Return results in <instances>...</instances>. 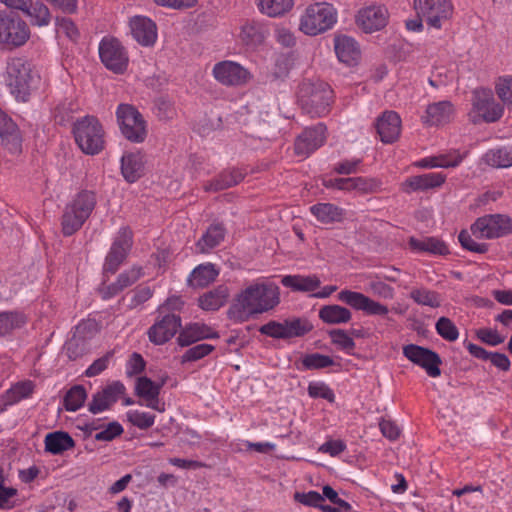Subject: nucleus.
I'll use <instances>...</instances> for the list:
<instances>
[{"mask_svg":"<svg viewBox=\"0 0 512 512\" xmlns=\"http://www.w3.org/2000/svg\"><path fill=\"white\" fill-rule=\"evenodd\" d=\"M333 344L337 345L340 349L351 353L355 348V342L351 335L343 329H333L328 332Z\"/></svg>","mask_w":512,"mask_h":512,"instance_id":"nucleus-48","label":"nucleus"},{"mask_svg":"<svg viewBox=\"0 0 512 512\" xmlns=\"http://www.w3.org/2000/svg\"><path fill=\"white\" fill-rule=\"evenodd\" d=\"M368 298H369L368 296H366L360 292H354V291H350V290H342L338 294V299L341 302L349 305L350 307H352L356 310H362V311L365 310Z\"/></svg>","mask_w":512,"mask_h":512,"instance_id":"nucleus-47","label":"nucleus"},{"mask_svg":"<svg viewBox=\"0 0 512 512\" xmlns=\"http://www.w3.org/2000/svg\"><path fill=\"white\" fill-rule=\"evenodd\" d=\"M325 131L326 126L322 123L306 128L295 141V153L300 156H308L318 149L325 141Z\"/></svg>","mask_w":512,"mask_h":512,"instance_id":"nucleus-16","label":"nucleus"},{"mask_svg":"<svg viewBox=\"0 0 512 512\" xmlns=\"http://www.w3.org/2000/svg\"><path fill=\"white\" fill-rule=\"evenodd\" d=\"M95 206L96 194L88 190L80 191L63 211L61 218L63 235L71 236L76 233L90 217Z\"/></svg>","mask_w":512,"mask_h":512,"instance_id":"nucleus-3","label":"nucleus"},{"mask_svg":"<svg viewBox=\"0 0 512 512\" xmlns=\"http://www.w3.org/2000/svg\"><path fill=\"white\" fill-rule=\"evenodd\" d=\"M75 111L74 104L69 101H64L57 105L55 108V121L60 124L64 125L67 122H69L72 119V114Z\"/></svg>","mask_w":512,"mask_h":512,"instance_id":"nucleus-59","label":"nucleus"},{"mask_svg":"<svg viewBox=\"0 0 512 512\" xmlns=\"http://www.w3.org/2000/svg\"><path fill=\"white\" fill-rule=\"evenodd\" d=\"M135 392L137 396L145 400H155L156 397H159V387L156 386V382L146 376L137 378Z\"/></svg>","mask_w":512,"mask_h":512,"instance_id":"nucleus-45","label":"nucleus"},{"mask_svg":"<svg viewBox=\"0 0 512 512\" xmlns=\"http://www.w3.org/2000/svg\"><path fill=\"white\" fill-rule=\"evenodd\" d=\"M7 85L18 101L26 102L38 80L28 60L21 57L11 58L7 63Z\"/></svg>","mask_w":512,"mask_h":512,"instance_id":"nucleus-4","label":"nucleus"},{"mask_svg":"<svg viewBox=\"0 0 512 512\" xmlns=\"http://www.w3.org/2000/svg\"><path fill=\"white\" fill-rule=\"evenodd\" d=\"M476 336L483 343L497 346L502 344L505 340V337L500 335L497 330L491 328H480L476 331Z\"/></svg>","mask_w":512,"mask_h":512,"instance_id":"nucleus-57","label":"nucleus"},{"mask_svg":"<svg viewBox=\"0 0 512 512\" xmlns=\"http://www.w3.org/2000/svg\"><path fill=\"white\" fill-rule=\"evenodd\" d=\"M413 5L416 13L432 28L440 29L448 19V0H414Z\"/></svg>","mask_w":512,"mask_h":512,"instance_id":"nucleus-12","label":"nucleus"},{"mask_svg":"<svg viewBox=\"0 0 512 512\" xmlns=\"http://www.w3.org/2000/svg\"><path fill=\"white\" fill-rule=\"evenodd\" d=\"M88 350L87 342L81 336L74 333L73 337L66 343L67 355L70 359H77Z\"/></svg>","mask_w":512,"mask_h":512,"instance_id":"nucleus-49","label":"nucleus"},{"mask_svg":"<svg viewBox=\"0 0 512 512\" xmlns=\"http://www.w3.org/2000/svg\"><path fill=\"white\" fill-rule=\"evenodd\" d=\"M351 317L350 310L340 305H325L319 310V318L327 324L347 323Z\"/></svg>","mask_w":512,"mask_h":512,"instance_id":"nucleus-33","label":"nucleus"},{"mask_svg":"<svg viewBox=\"0 0 512 512\" xmlns=\"http://www.w3.org/2000/svg\"><path fill=\"white\" fill-rule=\"evenodd\" d=\"M35 385L32 381H21L13 385L6 393L7 403L13 404L21 399L29 397L34 391Z\"/></svg>","mask_w":512,"mask_h":512,"instance_id":"nucleus-44","label":"nucleus"},{"mask_svg":"<svg viewBox=\"0 0 512 512\" xmlns=\"http://www.w3.org/2000/svg\"><path fill=\"white\" fill-rule=\"evenodd\" d=\"M445 181L446 175L443 173H426L407 178L401 187L403 192L410 194L411 192H424L439 187Z\"/></svg>","mask_w":512,"mask_h":512,"instance_id":"nucleus-20","label":"nucleus"},{"mask_svg":"<svg viewBox=\"0 0 512 512\" xmlns=\"http://www.w3.org/2000/svg\"><path fill=\"white\" fill-rule=\"evenodd\" d=\"M121 172L129 183L136 182L144 174V161L140 153H127L121 158Z\"/></svg>","mask_w":512,"mask_h":512,"instance_id":"nucleus-24","label":"nucleus"},{"mask_svg":"<svg viewBox=\"0 0 512 512\" xmlns=\"http://www.w3.org/2000/svg\"><path fill=\"white\" fill-rule=\"evenodd\" d=\"M308 394L312 398H322L329 402H334L335 399L333 391L324 383H311L308 387Z\"/></svg>","mask_w":512,"mask_h":512,"instance_id":"nucleus-61","label":"nucleus"},{"mask_svg":"<svg viewBox=\"0 0 512 512\" xmlns=\"http://www.w3.org/2000/svg\"><path fill=\"white\" fill-rule=\"evenodd\" d=\"M24 13L30 17L32 25L47 26L51 20L48 7L40 1H31V6L25 9Z\"/></svg>","mask_w":512,"mask_h":512,"instance_id":"nucleus-40","label":"nucleus"},{"mask_svg":"<svg viewBox=\"0 0 512 512\" xmlns=\"http://www.w3.org/2000/svg\"><path fill=\"white\" fill-rule=\"evenodd\" d=\"M267 33L266 27L254 20L247 21L241 28L240 39L248 47L262 44Z\"/></svg>","mask_w":512,"mask_h":512,"instance_id":"nucleus-28","label":"nucleus"},{"mask_svg":"<svg viewBox=\"0 0 512 512\" xmlns=\"http://www.w3.org/2000/svg\"><path fill=\"white\" fill-rule=\"evenodd\" d=\"M302 364L307 370H318L334 365V360L327 355L312 353L303 357Z\"/></svg>","mask_w":512,"mask_h":512,"instance_id":"nucleus-46","label":"nucleus"},{"mask_svg":"<svg viewBox=\"0 0 512 512\" xmlns=\"http://www.w3.org/2000/svg\"><path fill=\"white\" fill-rule=\"evenodd\" d=\"M124 393L125 386L119 381L107 385L102 391L93 395L88 405L89 411L93 414H97L108 409L112 404L117 402L120 395Z\"/></svg>","mask_w":512,"mask_h":512,"instance_id":"nucleus-17","label":"nucleus"},{"mask_svg":"<svg viewBox=\"0 0 512 512\" xmlns=\"http://www.w3.org/2000/svg\"><path fill=\"white\" fill-rule=\"evenodd\" d=\"M495 89L498 97L505 104L512 106V76L500 77Z\"/></svg>","mask_w":512,"mask_h":512,"instance_id":"nucleus-52","label":"nucleus"},{"mask_svg":"<svg viewBox=\"0 0 512 512\" xmlns=\"http://www.w3.org/2000/svg\"><path fill=\"white\" fill-rule=\"evenodd\" d=\"M259 332L271 338L286 340L284 321L277 322L271 320L268 323L262 325L259 328Z\"/></svg>","mask_w":512,"mask_h":512,"instance_id":"nucleus-54","label":"nucleus"},{"mask_svg":"<svg viewBox=\"0 0 512 512\" xmlns=\"http://www.w3.org/2000/svg\"><path fill=\"white\" fill-rule=\"evenodd\" d=\"M259 10L270 17L281 16L293 7V0H256Z\"/></svg>","mask_w":512,"mask_h":512,"instance_id":"nucleus-38","label":"nucleus"},{"mask_svg":"<svg viewBox=\"0 0 512 512\" xmlns=\"http://www.w3.org/2000/svg\"><path fill=\"white\" fill-rule=\"evenodd\" d=\"M117 121L124 137L133 143H141L147 136L146 121L130 104H120L116 111Z\"/></svg>","mask_w":512,"mask_h":512,"instance_id":"nucleus-8","label":"nucleus"},{"mask_svg":"<svg viewBox=\"0 0 512 512\" xmlns=\"http://www.w3.org/2000/svg\"><path fill=\"white\" fill-rule=\"evenodd\" d=\"M133 38L143 46H152L157 39L156 24L149 18L135 16L130 21Z\"/></svg>","mask_w":512,"mask_h":512,"instance_id":"nucleus-21","label":"nucleus"},{"mask_svg":"<svg viewBox=\"0 0 512 512\" xmlns=\"http://www.w3.org/2000/svg\"><path fill=\"white\" fill-rule=\"evenodd\" d=\"M459 242L461 244V246L469 251H472V252H477V253H485L487 252L488 250V245L485 244V243H476L471 235L463 230L460 232L459 234Z\"/></svg>","mask_w":512,"mask_h":512,"instance_id":"nucleus-60","label":"nucleus"},{"mask_svg":"<svg viewBox=\"0 0 512 512\" xmlns=\"http://www.w3.org/2000/svg\"><path fill=\"white\" fill-rule=\"evenodd\" d=\"M133 245V233L128 227H122L114 238L109 252L105 257L103 272L115 274L126 260Z\"/></svg>","mask_w":512,"mask_h":512,"instance_id":"nucleus-9","label":"nucleus"},{"mask_svg":"<svg viewBox=\"0 0 512 512\" xmlns=\"http://www.w3.org/2000/svg\"><path fill=\"white\" fill-rule=\"evenodd\" d=\"M298 103L311 117L325 116L332 103L333 91L321 80L304 79L298 86Z\"/></svg>","mask_w":512,"mask_h":512,"instance_id":"nucleus-2","label":"nucleus"},{"mask_svg":"<svg viewBox=\"0 0 512 512\" xmlns=\"http://www.w3.org/2000/svg\"><path fill=\"white\" fill-rule=\"evenodd\" d=\"M87 397L82 385H75L69 389L64 397V407L67 411H77L82 407Z\"/></svg>","mask_w":512,"mask_h":512,"instance_id":"nucleus-43","label":"nucleus"},{"mask_svg":"<svg viewBox=\"0 0 512 512\" xmlns=\"http://www.w3.org/2000/svg\"><path fill=\"white\" fill-rule=\"evenodd\" d=\"M99 56L104 66L116 74H122L127 69V52L116 38L102 39L99 44Z\"/></svg>","mask_w":512,"mask_h":512,"instance_id":"nucleus-10","label":"nucleus"},{"mask_svg":"<svg viewBox=\"0 0 512 512\" xmlns=\"http://www.w3.org/2000/svg\"><path fill=\"white\" fill-rule=\"evenodd\" d=\"M466 347L469 353L475 358L484 361H490V363L493 366H495L501 371H508L510 369V360L506 354L498 352H489L484 348L473 343H468Z\"/></svg>","mask_w":512,"mask_h":512,"instance_id":"nucleus-25","label":"nucleus"},{"mask_svg":"<svg viewBox=\"0 0 512 512\" xmlns=\"http://www.w3.org/2000/svg\"><path fill=\"white\" fill-rule=\"evenodd\" d=\"M375 126L383 143H393L400 135L401 119L396 112L385 111L377 118Z\"/></svg>","mask_w":512,"mask_h":512,"instance_id":"nucleus-19","label":"nucleus"},{"mask_svg":"<svg viewBox=\"0 0 512 512\" xmlns=\"http://www.w3.org/2000/svg\"><path fill=\"white\" fill-rule=\"evenodd\" d=\"M382 183L376 178L354 177V188L361 193H376L381 190Z\"/></svg>","mask_w":512,"mask_h":512,"instance_id":"nucleus-53","label":"nucleus"},{"mask_svg":"<svg viewBox=\"0 0 512 512\" xmlns=\"http://www.w3.org/2000/svg\"><path fill=\"white\" fill-rule=\"evenodd\" d=\"M26 316L17 311L0 312V337L11 334L26 324Z\"/></svg>","mask_w":512,"mask_h":512,"instance_id":"nucleus-35","label":"nucleus"},{"mask_svg":"<svg viewBox=\"0 0 512 512\" xmlns=\"http://www.w3.org/2000/svg\"><path fill=\"white\" fill-rule=\"evenodd\" d=\"M281 283L296 291L310 292L317 289L321 282L316 276L287 275L282 278Z\"/></svg>","mask_w":512,"mask_h":512,"instance_id":"nucleus-34","label":"nucleus"},{"mask_svg":"<svg viewBox=\"0 0 512 512\" xmlns=\"http://www.w3.org/2000/svg\"><path fill=\"white\" fill-rule=\"evenodd\" d=\"M409 246L412 250L416 251L430 252L440 255L447 253V247L445 243L435 238L417 239L411 237L409 239Z\"/></svg>","mask_w":512,"mask_h":512,"instance_id":"nucleus-39","label":"nucleus"},{"mask_svg":"<svg viewBox=\"0 0 512 512\" xmlns=\"http://www.w3.org/2000/svg\"><path fill=\"white\" fill-rule=\"evenodd\" d=\"M73 133L79 148L86 154H98L104 148V131L97 118L85 116L74 124Z\"/></svg>","mask_w":512,"mask_h":512,"instance_id":"nucleus-6","label":"nucleus"},{"mask_svg":"<svg viewBox=\"0 0 512 512\" xmlns=\"http://www.w3.org/2000/svg\"><path fill=\"white\" fill-rule=\"evenodd\" d=\"M473 104L478 114L486 122H495L503 115V105L495 101L490 90H476Z\"/></svg>","mask_w":512,"mask_h":512,"instance_id":"nucleus-13","label":"nucleus"},{"mask_svg":"<svg viewBox=\"0 0 512 512\" xmlns=\"http://www.w3.org/2000/svg\"><path fill=\"white\" fill-rule=\"evenodd\" d=\"M123 433V427L118 422H111L106 429L95 435L97 441H112Z\"/></svg>","mask_w":512,"mask_h":512,"instance_id":"nucleus-64","label":"nucleus"},{"mask_svg":"<svg viewBox=\"0 0 512 512\" xmlns=\"http://www.w3.org/2000/svg\"><path fill=\"white\" fill-rule=\"evenodd\" d=\"M388 11L382 6H370L359 11L357 24L366 32L372 33L387 24Z\"/></svg>","mask_w":512,"mask_h":512,"instance_id":"nucleus-18","label":"nucleus"},{"mask_svg":"<svg viewBox=\"0 0 512 512\" xmlns=\"http://www.w3.org/2000/svg\"><path fill=\"white\" fill-rule=\"evenodd\" d=\"M448 111V102L440 101L429 105L426 109V115L423 116V122L429 126H438L446 118Z\"/></svg>","mask_w":512,"mask_h":512,"instance_id":"nucleus-42","label":"nucleus"},{"mask_svg":"<svg viewBox=\"0 0 512 512\" xmlns=\"http://www.w3.org/2000/svg\"><path fill=\"white\" fill-rule=\"evenodd\" d=\"M279 287L273 283H255L243 290L233 301L228 317L245 322L252 316L267 312L279 304Z\"/></svg>","mask_w":512,"mask_h":512,"instance_id":"nucleus-1","label":"nucleus"},{"mask_svg":"<svg viewBox=\"0 0 512 512\" xmlns=\"http://www.w3.org/2000/svg\"><path fill=\"white\" fill-rule=\"evenodd\" d=\"M495 220L493 215H487L479 218L472 226L471 231L477 238H498L496 226H494Z\"/></svg>","mask_w":512,"mask_h":512,"instance_id":"nucleus-41","label":"nucleus"},{"mask_svg":"<svg viewBox=\"0 0 512 512\" xmlns=\"http://www.w3.org/2000/svg\"><path fill=\"white\" fill-rule=\"evenodd\" d=\"M224 236L225 229L223 225L212 224L196 243L198 251L200 253L208 252L210 249L218 246L223 241Z\"/></svg>","mask_w":512,"mask_h":512,"instance_id":"nucleus-32","label":"nucleus"},{"mask_svg":"<svg viewBox=\"0 0 512 512\" xmlns=\"http://www.w3.org/2000/svg\"><path fill=\"white\" fill-rule=\"evenodd\" d=\"M218 337V333L212 332L209 326L205 324L192 323L180 331L177 341L180 346H189L202 339Z\"/></svg>","mask_w":512,"mask_h":512,"instance_id":"nucleus-23","label":"nucleus"},{"mask_svg":"<svg viewBox=\"0 0 512 512\" xmlns=\"http://www.w3.org/2000/svg\"><path fill=\"white\" fill-rule=\"evenodd\" d=\"M294 500L305 506L319 508L321 503L324 502L323 496L317 491L296 492L294 494Z\"/></svg>","mask_w":512,"mask_h":512,"instance_id":"nucleus-55","label":"nucleus"},{"mask_svg":"<svg viewBox=\"0 0 512 512\" xmlns=\"http://www.w3.org/2000/svg\"><path fill=\"white\" fill-rule=\"evenodd\" d=\"M336 22V10L328 3L310 5L301 18L300 29L307 35H317L330 29Z\"/></svg>","mask_w":512,"mask_h":512,"instance_id":"nucleus-7","label":"nucleus"},{"mask_svg":"<svg viewBox=\"0 0 512 512\" xmlns=\"http://www.w3.org/2000/svg\"><path fill=\"white\" fill-rule=\"evenodd\" d=\"M57 32L64 33L70 40L77 41L79 37V31L75 23L67 17L56 18Z\"/></svg>","mask_w":512,"mask_h":512,"instance_id":"nucleus-56","label":"nucleus"},{"mask_svg":"<svg viewBox=\"0 0 512 512\" xmlns=\"http://www.w3.org/2000/svg\"><path fill=\"white\" fill-rule=\"evenodd\" d=\"M98 332V324L95 320H85L80 322L76 326L75 333L81 336L82 340L87 342L88 339H91Z\"/></svg>","mask_w":512,"mask_h":512,"instance_id":"nucleus-63","label":"nucleus"},{"mask_svg":"<svg viewBox=\"0 0 512 512\" xmlns=\"http://www.w3.org/2000/svg\"><path fill=\"white\" fill-rule=\"evenodd\" d=\"M214 350V346L210 344H198L195 345L182 355V363L197 361L206 355L210 354Z\"/></svg>","mask_w":512,"mask_h":512,"instance_id":"nucleus-50","label":"nucleus"},{"mask_svg":"<svg viewBox=\"0 0 512 512\" xmlns=\"http://www.w3.org/2000/svg\"><path fill=\"white\" fill-rule=\"evenodd\" d=\"M403 355L423 368L430 377L441 375L442 360L436 352L416 344H408L403 347Z\"/></svg>","mask_w":512,"mask_h":512,"instance_id":"nucleus-11","label":"nucleus"},{"mask_svg":"<svg viewBox=\"0 0 512 512\" xmlns=\"http://www.w3.org/2000/svg\"><path fill=\"white\" fill-rule=\"evenodd\" d=\"M229 296V289L225 285H219L199 297V306L206 311H215L225 305Z\"/></svg>","mask_w":512,"mask_h":512,"instance_id":"nucleus-26","label":"nucleus"},{"mask_svg":"<svg viewBox=\"0 0 512 512\" xmlns=\"http://www.w3.org/2000/svg\"><path fill=\"white\" fill-rule=\"evenodd\" d=\"M334 49L339 61L351 66L357 64L360 59L358 43L349 36L339 35L334 39Z\"/></svg>","mask_w":512,"mask_h":512,"instance_id":"nucleus-22","label":"nucleus"},{"mask_svg":"<svg viewBox=\"0 0 512 512\" xmlns=\"http://www.w3.org/2000/svg\"><path fill=\"white\" fill-rule=\"evenodd\" d=\"M484 161L495 168H507L512 166V146L488 151L484 155Z\"/></svg>","mask_w":512,"mask_h":512,"instance_id":"nucleus-36","label":"nucleus"},{"mask_svg":"<svg viewBox=\"0 0 512 512\" xmlns=\"http://www.w3.org/2000/svg\"><path fill=\"white\" fill-rule=\"evenodd\" d=\"M129 421L136 427L140 429H148L155 422V415L134 411L128 414Z\"/></svg>","mask_w":512,"mask_h":512,"instance_id":"nucleus-58","label":"nucleus"},{"mask_svg":"<svg viewBox=\"0 0 512 512\" xmlns=\"http://www.w3.org/2000/svg\"><path fill=\"white\" fill-rule=\"evenodd\" d=\"M243 178L244 174L238 169L226 170L207 184L205 190L213 192L225 190L239 184Z\"/></svg>","mask_w":512,"mask_h":512,"instance_id":"nucleus-30","label":"nucleus"},{"mask_svg":"<svg viewBox=\"0 0 512 512\" xmlns=\"http://www.w3.org/2000/svg\"><path fill=\"white\" fill-rule=\"evenodd\" d=\"M215 78L226 86H239L245 84L249 78V72L232 61H223L214 66Z\"/></svg>","mask_w":512,"mask_h":512,"instance_id":"nucleus-15","label":"nucleus"},{"mask_svg":"<svg viewBox=\"0 0 512 512\" xmlns=\"http://www.w3.org/2000/svg\"><path fill=\"white\" fill-rule=\"evenodd\" d=\"M30 37L27 23L14 11H0V48L12 50L23 46Z\"/></svg>","mask_w":512,"mask_h":512,"instance_id":"nucleus-5","label":"nucleus"},{"mask_svg":"<svg viewBox=\"0 0 512 512\" xmlns=\"http://www.w3.org/2000/svg\"><path fill=\"white\" fill-rule=\"evenodd\" d=\"M310 212L322 224L341 222L344 217V210L332 203H318L310 207Z\"/></svg>","mask_w":512,"mask_h":512,"instance_id":"nucleus-29","label":"nucleus"},{"mask_svg":"<svg viewBox=\"0 0 512 512\" xmlns=\"http://www.w3.org/2000/svg\"><path fill=\"white\" fill-rule=\"evenodd\" d=\"M218 273L215 265L211 263L201 264L192 271L188 283L195 288L206 287L216 279Z\"/></svg>","mask_w":512,"mask_h":512,"instance_id":"nucleus-31","label":"nucleus"},{"mask_svg":"<svg viewBox=\"0 0 512 512\" xmlns=\"http://www.w3.org/2000/svg\"><path fill=\"white\" fill-rule=\"evenodd\" d=\"M286 339L303 337L313 329L312 323L306 318L292 317L284 320Z\"/></svg>","mask_w":512,"mask_h":512,"instance_id":"nucleus-37","label":"nucleus"},{"mask_svg":"<svg viewBox=\"0 0 512 512\" xmlns=\"http://www.w3.org/2000/svg\"><path fill=\"white\" fill-rule=\"evenodd\" d=\"M3 146L13 155L22 152V136L20 130L0 136Z\"/></svg>","mask_w":512,"mask_h":512,"instance_id":"nucleus-51","label":"nucleus"},{"mask_svg":"<svg viewBox=\"0 0 512 512\" xmlns=\"http://www.w3.org/2000/svg\"><path fill=\"white\" fill-rule=\"evenodd\" d=\"M180 327V316L167 314L149 328V340L155 345H162L169 341L177 333Z\"/></svg>","mask_w":512,"mask_h":512,"instance_id":"nucleus-14","label":"nucleus"},{"mask_svg":"<svg viewBox=\"0 0 512 512\" xmlns=\"http://www.w3.org/2000/svg\"><path fill=\"white\" fill-rule=\"evenodd\" d=\"M369 290L379 297L385 299H392L394 297V289L388 284L384 283L381 279L376 278L369 282Z\"/></svg>","mask_w":512,"mask_h":512,"instance_id":"nucleus-62","label":"nucleus"},{"mask_svg":"<svg viewBox=\"0 0 512 512\" xmlns=\"http://www.w3.org/2000/svg\"><path fill=\"white\" fill-rule=\"evenodd\" d=\"M45 450L53 455H59L75 446L74 439L64 431L48 433L45 437Z\"/></svg>","mask_w":512,"mask_h":512,"instance_id":"nucleus-27","label":"nucleus"}]
</instances>
